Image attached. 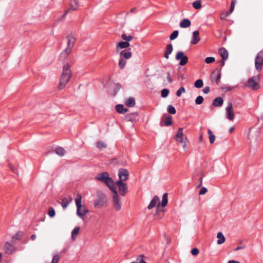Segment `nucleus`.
<instances>
[{
	"instance_id": "obj_56",
	"label": "nucleus",
	"mask_w": 263,
	"mask_h": 263,
	"mask_svg": "<svg viewBox=\"0 0 263 263\" xmlns=\"http://www.w3.org/2000/svg\"><path fill=\"white\" fill-rule=\"evenodd\" d=\"M220 73H218L217 75V77H216V83L218 84L219 80H220Z\"/></svg>"
},
{
	"instance_id": "obj_62",
	"label": "nucleus",
	"mask_w": 263,
	"mask_h": 263,
	"mask_svg": "<svg viewBox=\"0 0 263 263\" xmlns=\"http://www.w3.org/2000/svg\"><path fill=\"white\" fill-rule=\"evenodd\" d=\"M232 12H231V10H230L229 11L227 12V13H226V16H229V15H230V14L232 13Z\"/></svg>"
},
{
	"instance_id": "obj_33",
	"label": "nucleus",
	"mask_w": 263,
	"mask_h": 263,
	"mask_svg": "<svg viewBox=\"0 0 263 263\" xmlns=\"http://www.w3.org/2000/svg\"><path fill=\"white\" fill-rule=\"evenodd\" d=\"M121 37L123 40L125 41V42H127L132 41L134 38V37L132 35H126V34L125 33L122 34L121 35Z\"/></svg>"
},
{
	"instance_id": "obj_63",
	"label": "nucleus",
	"mask_w": 263,
	"mask_h": 263,
	"mask_svg": "<svg viewBox=\"0 0 263 263\" xmlns=\"http://www.w3.org/2000/svg\"><path fill=\"white\" fill-rule=\"evenodd\" d=\"M226 16H224V15H223V16L222 15H221L220 18H221V20H224V19L225 18V17H226Z\"/></svg>"
},
{
	"instance_id": "obj_36",
	"label": "nucleus",
	"mask_w": 263,
	"mask_h": 263,
	"mask_svg": "<svg viewBox=\"0 0 263 263\" xmlns=\"http://www.w3.org/2000/svg\"><path fill=\"white\" fill-rule=\"evenodd\" d=\"M203 83L202 80L198 79L194 83V86L196 88H200L203 86Z\"/></svg>"
},
{
	"instance_id": "obj_47",
	"label": "nucleus",
	"mask_w": 263,
	"mask_h": 263,
	"mask_svg": "<svg viewBox=\"0 0 263 263\" xmlns=\"http://www.w3.org/2000/svg\"><path fill=\"white\" fill-rule=\"evenodd\" d=\"M78 215L85 222H87L90 219V217L88 216L89 215Z\"/></svg>"
},
{
	"instance_id": "obj_39",
	"label": "nucleus",
	"mask_w": 263,
	"mask_h": 263,
	"mask_svg": "<svg viewBox=\"0 0 263 263\" xmlns=\"http://www.w3.org/2000/svg\"><path fill=\"white\" fill-rule=\"evenodd\" d=\"M203 98L201 96H198L195 100V103L197 105L201 104L203 103Z\"/></svg>"
},
{
	"instance_id": "obj_32",
	"label": "nucleus",
	"mask_w": 263,
	"mask_h": 263,
	"mask_svg": "<svg viewBox=\"0 0 263 263\" xmlns=\"http://www.w3.org/2000/svg\"><path fill=\"white\" fill-rule=\"evenodd\" d=\"M80 230L79 227L75 228L71 233V238L73 240H74L78 234H79Z\"/></svg>"
},
{
	"instance_id": "obj_64",
	"label": "nucleus",
	"mask_w": 263,
	"mask_h": 263,
	"mask_svg": "<svg viewBox=\"0 0 263 263\" xmlns=\"http://www.w3.org/2000/svg\"><path fill=\"white\" fill-rule=\"evenodd\" d=\"M135 10V8H132L131 10H130V12H134Z\"/></svg>"
},
{
	"instance_id": "obj_6",
	"label": "nucleus",
	"mask_w": 263,
	"mask_h": 263,
	"mask_svg": "<svg viewBox=\"0 0 263 263\" xmlns=\"http://www.w3.org/2000/svg\"><path fill=\"white\" fill-rule=\"evenodd\" d=\"M263 66V50L260 51L255 59V67L257 71H260Z\"/></svg>"
},
{
	"instance_id": "obj_9",
	"label": "nucleus",
	"mask_w": 263,
	"mask_h": 263,
	"mask_svg": "<svg viewBox=\"0 0 263 263\" xmlns=\"http://www.w3.org/2000/svg\"><path fill=\"white\" fill-rule=\"evenodd\" d=\"M176 59L180 61L179 65L181 66L185 65L189 61L188 57L185 55L183 51H179L176 53Z\"/></svg>"
},
{
	"instance_id": "obj_61",
	"label": "nucleus",
	"mask_w": 263,
	"mask_h": 263,
	"mask_svg": "<svg viewBox=\"0 0 263 263\" xmlns=\"http://www.w3.org/2000/svg\"><path fill=\"white\" fill-rule=\"evenodd\" d=\"M220 64L221 66H223L224 65V62L223 60L220 61Z\"/></svg>"
},
{
	"instance_id": "obj_24",
	"label": "nucleus",
	"mask_w": 263,
	"mask_h": 263,
	"mask_svg": "<svg viewBox=\"0 0 263 263\" xmlns=\"http://www.w3.org/2000/svg\"><path fill=\"white\" fill-rule=\"evenodd\" d=\"M116 109L117 111L120 114H124L128 110L127 109L125 108L124 106L121 104L117 105L116 106Z\"/></svg>"
},
{
	"instance_id": "obj_3",
	"label": "nucleus",
	"mask_w": 263,
	"mask_h": 263,
	"mask_svg": "<svg viewBox=\"0 0 263 263\" xmlns=\"http://www.w3.org/2000/svg\"><path fill=\"white\" fill-rule=\"evenodd\" d=\"M175 139L177 142L182 145V147L184 150H186L188 148L189 141L186 135L183 133L182 128H179L176 134Z\"/></svg>"
},
{
	"instance_id": "obj_35",
	"label": "nucleus",
	"mask_w": 263,
	"mask_h": 263,
	"mask_svg": "<svg viewBox=\"0 0 263 263\" xmlns=\"http://www.w3.org/2000/svg\"><path fill=\"white\" fill-rule=\"evenodd\" d=\"M126 64V60L125 59H124L123 58L120 57V59L119 62V66L120 68L123 69L125 67Z\"/></svg>"
},
{
	"instance_id": "obj_4",
	"label": "nucleus",
	"mask_w": 263,
	"mask_h": 263,
	"mask_svg": "<svg viewBox=\"0 0 263 263\" xmlns=\"http://www.w3.org/2000/svg\"><path fill=\"white\" fill-rule=\"evenodd\" d=\"M259 79V75H257L255 77L250 78L248 79L246 86L252 90H256L260 88V85L258 83Z\"/></svg>"
},
{
	"instance_id": "obj_2",
	"label": "nucleus",
	"mask_w": 263,
	"mask_h": 263,
	"mask_svg": "<svg viewBox=\"0 0 263 263\" xmlns=\"http://www.w3.org/2000/svg\"><path fill=\"white\" fill-rule=\"evenodd\" d=\"M96 179L104 182L111 190L115 188V182L107 172L98 174L96 176Z\"/></svg>"
},
{
	"instance_id": "obj_59",
	"label": "nucleus",
	"mask_w": 263,
	"mask_h": 263,
	"mask_svg": "<svg viewBox=\"0 0 263 263\" xmlns=\"http://www.w3.org/2000/svg\"><path fill=\"white\" fill-rule=\"evenodd\" d=\"M35 238H36V235L35 234H32L31 236V239L32 240H34L35 239Z\"/></svg>"
},
{
	"instance_id": "obj_57",
	"label": "nucleus",
	"mask_w": 263,
	"mask_h": 263,
	"mask_svg": "<svg viewBox=\"0 0 263 263\" xmlns=\"http://www.w3.org/2000/svg\"><path fill=\"white\" fill-rule=\"evenodd\" d=\"M245 248V246H240V247H237V248H236L235 249H234V251H238L239 250H240V249H242Z\"/></svg>"
},
{
	"instance_id": "obj_22",
	"label": "nucleus",
	"mask_w": 263,
	"mask_h": 263,
	"mask_svg": "<svg viewBox=\"0 0 263 263\" xmlns=\"http://www.w3.org/2000/svg\"><path fill=\"white\" fill-rule=\"evenodd\" d=\"M218 52L223 61H225L228 59V52L225 48H220L219 49Z\"/></svg>"
},
{
	"instance_id": "obj_20",
	"label": "nucleus",
	"mask_w": 263,
	"mask_h": 263,
	"mask_svg": "<svg viewBox=\"0 0 263 263\" xmlns=\"http://www.w3.org/2000/svg\"><path fill=\"white\" fill-rule=\"evenodd\" d=\"M173 50V47L172 44H168L165 48L164 57L166 59L169 58V55L171 54Z\"/></svg>"
},
{
	"instance_id": "obj_29",
	"label": "nucleus",
	"mask_w": 263,
	"mask_h": 263,
	"mask_svg": "<svg viewBox=\"0 0 263 263\" xmlns=\"http://www.w3.org/2000/svg\"><path fill=\"white\" fill-rule=\"evenodd\" d=\"M4 250L6 253H11L12 252V246L9 242H6L4 246Z\"/></svg>"
},
{
	"instance_id": "obj_5",
	"label": "nucleus",
	"mask_w": 263,
	"mask_h": 263,
	"mask_svg": "<svg viewBox=\"0 0 263 263\" xmlns=\"http://www.w3.org/2000/svg\"><path fill=\"white\" fill-rule=\"evenodd\" d=\"M259 132L257 129L250 128L248 134L247 139L250 144L257 142Z\"/></svg>"
},
{
	"instance_id": "obj_26",
	"label": "nucleus",
	"mask_w": 263,
	"mask_h": 263,
	"mask_svg": "<svg viewBox=\"0 0 263 263\" xmlns=\"http://www.w3.org/2000/svg\"><path fill=\"white\" fill-rule=\"evenodd\" d=\"M217 237L218 239L217 240V243L221 245L225 241V237L221 232H218L217 235Z\"/></svg>"
},
{
	"instance_id": "obj_12",
	"label": "nucleus",
	"mask_w": 263,
	"mask_h": 263,
	"mask_svg": "<svg viewBox=\"0 0 263 263\" xmlns=\"http://www.w3.org/2000/svg\"><path fill=\"white\" fill-rule=\"evenodd\" d=\"M119 180L122 182L127 180L128 178L129 173L127 170L124 168H120L118 174Z\"/></svg>"
},
{
	"instance_id": "obj_41",
	"label": "nucleus",
	"mask_w": 263,
	"mask_h": 263,
	"mask_svg": "<svg viewBox=\"0 0 263 263\" xmlns=\"http://www.w3.org/2000/svg\"><path fill=\"white\" fill-rule=\"evenodd\" d=\"M185 89L184 87H181L176 92L177 97H180L182 93L185 92Z\"/></svg>"
},
{
	"instance_id": "obj_54",
	"label": "nucleus",
	"mask_w": 263,
	"mask_h": 263,
	"mask_svg": "<svg viewBox=\"0 0 263 263\" xmlns=\"http://www.w3.org/2000/svg\"><path fill=\"white\" fill-rule=\"evenodd\" d=\"M48 214H55V211H54V209L52 208H50L49 209V211H48Z\"/></svg>"
},
{
	"instance_id": "obj_44",
	"label": "nucleus",
	"mask_w": 263,
	"mask_h": 263,
	"mask_svg": "<svg viewBox=\"0 0 263 263\" xmlns=\"http://www.w3.org/2000/svg\"><path fill=\"white\" fill-rule=\"evenodd\" d=\"M215 59L214 57H207L205 59V62L206 64H210L215 61Z\"/></svg>"
},
{
	"instance_id": "obj_19",
	"label": "nucleus",
	"mask_w": 263,
	"mask_h": 263,
	"mask_svg": "<svg viewBox=\"0 0 263 263\" xmlns=\"http://www.w3.org/2000/svg\"><path fill=\"white\" fill-rule=\"evenodd\" d=\"M117 53L119 54L120 57L123 58L125 60H128L132 57V53L130 51H125V50H122L121 52H117Z\"/></svg>"
},
{
	"instance_id": "obj_60",
	"label": "nucleus",
	"mask_w": 263,
	"mask_h": 263,
	"mask_svg": "<svg viewBox=\"0 0 263 263\" xmlns=\"http://www.w3.org/2000/svg\"><path fill=\"white\" fill-rule=\"evenodd\" d=\"M234 129V127H231L230 129H229V132L230 133H232L233 130Z\"/></svg>"
},
{
	"instance_id": "obj_48",
	"label": "nucleus",
	"mask_w": 263,
	"mask_h": 263,
	"mask_svg": "<svg viewBox=\"0 0 263 263\" xmlns=\"http://www.w3.org/2000/svg\"><path fill=\"white\" fill-rule=\"evenodd\" d=\"M9 167L10 168V169L11 170V171L15 174H18V171H17V169L16 168H15L13 165L12 164H9Z\"/></svg>"
},
{
	"instance_id": "obj_27",
	"label": "nucleus",
	"mask_w": 263,
	"mask_h": 263,
	"mask_svg": "<svg viewBox=\"0 0 263 263\" xmlns=\"http://www.w3.org/2000/svg\"><path fill=\"white\" fill-rule=\"evenodd\" d=\"M72 201V198L70 197L69 199L67 198H64L61 201V205L65 209L67 207L69 203Z\"/></svg>"
},
{
	"instance_id": "obj_46",
	"label": "nucleus",
	"mask_w": 263,
	"mask_h": 263,
	"mask_svg": "<svg viewBox=\"0 0 263 263\" xmlns=\"http://www.w3.org/2000/svg\"><path fill=\"white\" fill-rule=\"evenodd\" d=\"M23 234L24 233L22 231L18 232L14 236H13V238L19 239L23 236Z\"/></svg>"
},
{
	"instance_id": "obj_18",
	"label": "nucleus",
	"mask_w": 263,
	"mask_h": 263,
	"mask_svg": "<svg viewBox=\"0 0 263 263\" xmlns=\"http://www.w3.org/2000/svg\"><path fill=\"white\" fill-rule=\"evenodd\" d=\"M200 37L199 36V32L198 31H194L193 32V36L191 41V44L195 45L197 44L200 41Z\"/></svg>"
},
{
	"instance_id": "obj_8",
	"label": "nucleus",
	"mask_w": 263,
	"mask_h": 263,
	"mask_svg": "<svg viewBox=\"0 0 263 263\" xmlns=\"http://www.w3.org/2000/svg\"><path fill=\"white\" fill-rule=\"evenodd\" d=\"M82 197L80 195H78L75 199V202L77 208V214H86L88 212V210H86L84 205L81 204Z\"/></svg>"
},
{
	"instance_id": "obj_51",
	"label": "nucleus",
	"mask_w": 263,
	"mask_h": 263,
	"mask_svg": "<svg viewBox=\"0 0 263 263\" xmlns=\"http://www.w3.org/2000/svg\"><path fill=\"white\" fill-rule=\"evenodd\" d=\"M207 192V189L205 187H203L201 188L200 191H199V195H204Z\"/></svg>"
},
{
	"instance_id": "obj_11",
	"label": "nucleus",
	"mask_w": 263,
	"mask_h": 263,
	"mask_svg": "<svg viewBox=\"0 0 263 263\" xmlns=\"http://www.w3.org/2000/svg\"><path fill=\"white\" fill-rule=\"evenodd\" d=\"M116 184L117 185L119 192L122 196H124L127 191V186L125 183L121 181H117Z\"/></svg>"
},
{
	"instance_id": "obj_21",
	"label": "nucleus",
	"mask_w": 263,
	"mask_h": 263,
	"mask_svg": "<svg viewBox=\"0 0 263 263\" xmlns=\"http://www.w3.org/2000/svg\"><path fill=\"white\" fill-rule=\"evenodd\" d=\"M191 25V22L188 18H184L180 22L179 26L181 28H185L189 27Z\"/></svg>"
},
{
	"instance_id": "obj_49",
	"label": "nucleus",
	"mask_w": 263,
	"mask_h": 263,
	"mask_svg": "<svg viewBox=\"0 0 263 263\" xmlns=\"http://www.w3.org/2000/svg\"><path fill=\"white\" fill-rule=\"evenodd\" d=\"M143 255H140L139 256L138 258L137 259V260L140 263H146L143 259Z\"/></svg>"
},
{
	"instance_id": "obj_53",
	"label": "nucleus",
	"mask_w": 263,
	"mask_h": 263,
	"mask_svg": "<svg viewBox=\"0 0 263 263\" xmlns=\"http://www.w3.org/2000/svg\"><path fill=\"white\" fill-rule=\"evenodd\" d=\"M234 7H235V2L234 1H232L231 2V8H230V10H231V12H233L234 9Z\"/></svg>"
},
{
	"instance_id": "obj_1",
	"label": "nucleus",
	"mask_w": 263,
	"mask_h": 263,
	"mask_svg": "<svg viewBox=\"0 0 263 263\" xmlns=\"http://www.w3.org/2000/svg\"><path fill=\"white\" fill-rule=\"evenodd\" d=\"M72 73L70 69L69 65L65 64L63 66L62 72L60 79L58 88L60 89L64 88L71 77Z\"/></svg>"
},
{
	"instance_id": "obj_30",
	"label": "nucleus",
	"mask_w": 263,
	"mask_h": 263,
	"mask_svg": "<svg viewBox=\"0 0 263 263\" xmlns=\"http://www.w3.org/2000/svg\"><path fill=\"white\" fill-rule=\"evenodd\" d=\"M55 152L56 154L60 157L63 156L65 154V149L61 147H57L55 150Z\"/></svg>"
},
{
	"instance_id": "obj_13",
	"label": "nucleus",
	"mask_w": 263,
	"mask_h": 263,
	"mask_svg": "<svg viewBox=\"0 0 263 263\" xmlns=\"http://www.w3.org/2000/svg\"><path fill=\"white\" fill-rule=\"evenodd\" d=\"M79 7V3L78 0H71L70 2V7L67 10H66L65 13L63 14V18L65 17V15L69 13L71 10H77Z\"/></svg>"
},
{
	"instance_id": "obj_25",
	"label": "nucleus",
	"mask_w": 263,
	"mask_h": 263,
	"mask_svg": "<svg viewBox=\"0 0 263 263\" xmlns=\"http://www.w3.org/2000/svg\"><path fill=\"white\" fill-rule=\"evenodd\" d=\"M71 50L69 48H66L63 52L61 53L60 59L62 60H65L68 55V54L70 53Z\"/></svg>"
},
{
	"instance_id": "obj_38",
	"label": "nucleus",
	"mask_w": 263,
	"mask_h": 263,
	"mask_svg": "<svg viewBox=\"0 0 263 263\" xmlns=\"http://www.w3.org/2000/svg\"><path fill=\"white\" fill-rule=\"evenodd\" d=\"M178 34H179V32H178V30L174 31L173 32V33L171 34L170 36V40H175L178 36Z\"/></svg>"
},
{
	"instance_id": "obj_10",
	"label": "nucleus",
	"mask_w": 263,
	"mask_h": 263,
	"mask_svg": "<svg viewBox=\"0 0 263 263\" xmlns=\"http://www.w3.org/2000/svg\"><path fill=\"white\" fill-rule=\"evenodd\" d=\"M111 191L114 193L113 201L114 206L117 210H119L121 208V202L120 201V198L118 194L116 187L114 188L113 190H111Z\"/></svg>"
},
{
	"instance_id": "obj_17",
	"label": "nucleus",
	"mask_w": 263,
	"mask_h": 263,
	"mask_svg": "<svg viewBox=\"0 0 263 263\" xmlns=\"http://www.w3.org/2000/svg\"><path fill=\"white\" fill-rule=\"evenodd\" d=\"M159 203V198L158 196H155L154 198L151 201L149 205L147 206V209L151 210L156 206H157Z\"/></svg>"
},
{
	"instance_id": "obj_45",
	"label": "nucleus",
	"mask_w": 263,
	"mask_h": 263,
	"mask_svg": "<svg viewBox=\"0 0 263 263\" xmlns=\"http://www.w3.org/2000/svg\"><path fill=\"white\" fill-rule=\"evenodd\" d=\"M60 260V256L58 254L53 256L51 263H58Z\"/></svg>"
},
{
	"instance_id": "obj_34",
	"label": "nucleus",
	"mask_w": 263,
	"mask_h": 263,
	"mask_svg": "<svg viewBox=\"0 0 263 263\" xmlns=\"http://www.w3.org/2000/svg\"><path fill=\"white\" fill-rule=\"evenodd\" d=\"M96 145L100 149L105 148L106 147V145L105 144V143L104 142L101 141L96 142Z\"/></svg>"
},
{
	"instance_id": "obj_37",
	"label": "nucleus",
	"mask_w": 263,
	"mask_h": 263,
	"mask_svg": "<svg viewBox=\"0 0 263 263\" xmlns=\"http://www.w3.org/2000/svg\"><path fill=\"white\" fill-rule=\"evenodd\" d=\"M193 7L196 9H199L201 7V1L200 0L196 1L193 3Z\"/></svg>"
},
{
	"instance_id": "obj_23",
	"label": "nucleus",
	"mask_w": 263,
	"mask_h": 263,
	"mask_svg": "<svg viewBox=\"0 0 263 263\" xmlns=\"http://www.w3.org/2000/svg\"><path fill=\"white\" fill-rule=\"evenodd\" d=\"M125 104L128 107H133L135 105V100L133 97L128 98L125 101Z\"/></svg>"
},
{
	"instance_id": "obj_7",
	"label": "nucleus",
	"mask_w": 263,
	"mask_h": 263,
	"mask_svg": "<svg viewBox=\"0 0 263 263\" xmlns=\"http://www.w3.org/2000/svg\"><path fill=\"white\" fill-rule=\"evenodd\" d=\"M168 203L167 194L164 193L162 196L161 203H159L157 206V213H165L166 212L165 207L167 205Z\"/></svg>"
},
{
	"instance_id": "obj_50",
	"label": "nucleus",
	"mask_w": 263,
	"mask_h": 263,
	"mask_svg": "<svg viewBox=\"0 0 263 263\" xmlns=\"http://www.w3.org/2000/svg\"><path fill=\"white\" fill-rule=\"evenodd\" d=\"M193 255H197L199 253V250L197 248H194L191 251Z\"/></svg>"
},
{
	"instance_id": "obj_14",
	"label": "nucleus",
	"mask_w": 263,
	"mask_h": 263,
	"mask_svg": "<svg viewBox=\"0 0 263 263\" xmlns=\"http://www.w3.org/2000/svg\"><path fill=\"white\" fill-rule=\"evenodd\" d=\"M130 46V44L127 42L121 41L116 44V52H121V49L127 48Z\"/></svg>"
},
{
	"instance_id": "obj_55",
	"label": "nucleus",
	"mask_w": 263,
	"mask_h": 263,
	"mask_svg": "<svg viewBox=\"0 0 263 263\" xmlns=\"http://www.w3.org/2000/svg\"><path fill=\"white\" fill-rule=\"evenodd\" d=\"M166 79L167 80V81L169 82V83H171L172 82V79L171 78V77L170 76V73L169 72H168L167 73V77H166Z\"/></svg>"
},
{
	"instance_id": "obj_42",
	"label": "nucleus",
	"mask_w": 263,
	"mask_h": 263,
	"mask_svg": "<svg viewBox=\"0 0 263 263\" xmlns=\"http://www.w3.org/2000/svg\"><path fill=\"white\" fill-rule=\"evenodd\" d=\"M167 111L169 113L172 114H175L176 112L175 107L172 105H169L167 107Z\"/></svg>"
},
{
	"instance_id": "obj_43",
	"label": "nucleus",
	"mask_w": 263,
	"mask_h": 263,
	"mask_svg": "<svg viewBox=\"0 0 263 263\" xmlns=\"http://www.w3.org/2000/svg\"><path fill=\"white\" fill-rule=\"evenodd\" d=\"M172 123V117H167L165 121H164V124L166 126H169L171 125Z\"/></svg>"
},
{
	"instance_id": "obj_40",
	"label": "nucleus",
	"mask_w": 263,
	"mask_h": 263,
	"mask_svg": "<svg viewBox=\"0 0 263 263\" xmlns=\"http://www.w3.org/2000/svg\"><path fill=\"white\" fill-rule=\"evenodd\" d=\"M168 93H169V90H168V89H167L166 88L163 89L161 90V97L162 98H166V97L168 96Z\"/></svg>"
},
{
	"instance_id": "obj_15",
	"label": "nucleus",
	"mask_w": 263,
	"mask_h": 263,
	"mask_svg": "<svg viewBox=\"0 0 263 263\" xmlns=\"http://www.w3.org/2000/svg\"><path fill=\"white\" fill-rule=\"evenodd\" d=\"M227 117L230 120H233L234 118V114L233 110V105L231 103L229 104L226 108Z\"/></svg>"
},
{
	"instance_id": "obj_16",
	"label": "nucleus",
	"mask_w": 263,
	"mask_h": 263,
	"mask_svg": "<svg viewBox=\"0 0 263 263\" xmlns=\"http://www.w3.org/2000/svg\"><path fill=\"white\" fill-rule=\"evenodd\" d=\"M76 42V38L72 34H69L67 37V47L66 48H69L71 50L72 48L74 46V44Z\"/></svg>"
},
{
	"instance_id": "obj_28",
	"label": "nucleus",
	"mask_w": 263,
	"mask_h": 263,
	"mask_svg": "<svg viewBox=\"0 0 263 263\" xmlns=\"http://www.w3.org/2000/svg\"><path fill=\"white\" fill-rule=\"evenodd\" d=\"M223 102V99L221 97L216 98L213 101V105L215 106H220Z\"/></svg>"
},
{
	"instance_id": "obj_58",
	"label": "nucleus",
	"mask_w": 263,
	"mask_h": 263,
	"mask_svg": "<svg viewBox=\"0 0 263 263\" xmlns=\"http://www.w3.org/2000/svg\"><path fill=\"white\" fill-rule=\"evenodd\" d=\"M228 263H240V262L238 261H236L234 260H231L228 261Z\"/></svg>"
},
{
	"instance_id": "obj_52",
	"label": "nucleus",
	"mask_w": 263,
	"mask_h": 263,
	"mask_svg": "<svg viewBox=\"0 0 263 263\" xmlns=\"http://www.w3.org/2000/svg\"><path fill=\"white\" fill-rule=\"evenodd\" d=\"M210 91V88L208 86L205 87L203 89V93L206 94L208 93Z\"/></svg>"
},
{
	"instance_id": "obj_31",
	"label": "nucleus",
	"mask_w": 263,
	"mask_h": 263,
	"mask_svg": "<svg viewBox=\"0 0 263 263\" xmlns=\"http://www.w3.org/2000/svg\"><path fill=\"white\" fill-rule=\"evenodd\" d=\"M209 136V140L211 144H213L215 140V136L212 133V130L211 129H209L208 131Z\"/></svg>"
}]
</instances>
